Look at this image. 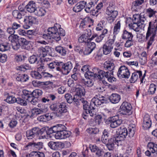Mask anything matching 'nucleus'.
<instances>
[{"instance_id":"1","label":"nucleus","mask_w":157,"mask_h":157,"mask_svg":"<svg viewBox=\"0 0 157 157\" xmlns=\"http://www.w3.org/2000/svg\"><path fill=\"white\" fill-rule=\"evenodd\" d=\"M77 102L80 103L82 102L83 104V109L85 110L83 113V117L85 119H86L87 114H89L90 116L93 117L95 116V117L98 116L96 115V111L98 110V98L97 95H96L91 100L90 105H88V103L84 98L78 99Z\"/></svg>"},{"instance_id":"2","label":"nucleus","mask_w":157,"mask_h":157,"mask_svg":"<svg viewBox=\"0 0 157 157\" xmlns=\"http://www.w3.org/2000/svg\"><path fill=\"white\" fill-rule=\"evenodd\" d=\"M65 35V31L58 24H55L53 27L49 28L48 29V33L42 35V37L45 40L54 39L58 41L61 40V36Z\"/></svg>"},{"instance_id":"3","label":"nucleus","mask_w":157,"mask_h":157,"mask_svg":"<svg viewBox=\"0 0 157 157\" xmlns=\"http://www.w3.org/2000/svg\"><path fill=\"white\" fill-rule=\"evenodd\" d=\"M157 30V21L155 20L154 21H151L149 22L147 30L146 33V39L147 40L150 36V40L147 42V49L149 48L153 43L154 37L156 34Z\"/></svg>"},{"instance_id":"4","label":"nucleus","mask_w":157,"mask_h":157,"mask_svg":"<svg viewBox=\"0 0 157 157\" xmlns=\"http://www.w3.org/2000/svg\"><path fill=\"white\" fill-rule=\"evenodd\" d=\"M63 125H57L52 127L54 133H56L55 138L57 139H65L69 137L71 134V132L69 131L61 130V126Z\"/></svg>"},{"instance_id":"5","label":"nucleus","mask_w":157,"mask_h":157,"mask_svg":"<svg viewBox=\"0 0 157 157\" xmlns=\"http://www.w3.org/2000/svg\"><path fill=\"white\" fill-rule=\"evenodd\" d=\"M113 5H109L106 10V13L108 15L107 17V21L110 23L113 22L118 15V12L114 10Z\"/></svg>"},{"instance_id":"6","label":"nucleus","mask_w":157,"mask_h":157,"mask_svg":"<svg viewBox=\"0 0 157 157\" xmlns=\"http://www.w3.org/2000/svg\"><path fill=\"white\" fill-rule=\"evenodd\" d=\"M91 31L90 29H87L85 30L84 33L80 36L78 39V41L80 43H87L88 41H90L93 40L96 36L93 35L91 38H90L91 35Z\"/></svg>"},{"instance_id":"7","label":"nucleus","mask_w":157,"mask_h":157,"mask_svg":"<svg viewBox=\"0 0 157 157\" xmlns=\"http://www.w3.org/2000/svg\"><path fill=\"white\" fill-rule=\"evenodd\" d=\"M118 132H117V134L113 136L118 141L120 144H122V141L128 135L127 129L125 128H120L118 129Z\"/></svg>"},{"instance_id":"8","label":"nucleus","mask_w":157,"mask_h":157,"mask_svg":"<svg viewBox=\"0 0 157 157\" xmlns=\"http://www.w3.org/2000/svg\"><path fill=\"white\" fill-rule=\"evenodd\" d=\"M130 74V72L128 68L124 66H122L119 68L117 75L120 78H128L129 77Z\"/></svg>"},{"instance_id":"9","label":"nucleus","mask_w":157,"mask_h":157,"mask_svg":"<svg viewBox=\"0 0 157 157\" xmlns=\"http://www.w3.org/2000/svg\"><path fill=\"white\" fill-rule=\"evenodd\" d=\"M131 105L127 102H123L120 106V112L124 115H129L132 113Z\"/></svg>"},{"instance_id":"10","label":"nucleus","mask_w":157,"mask_h":157,"mask_svg":"<svg viewBox=\"0 0 157 157\" xmlns=\"http://www.w3.org/2000/svg\"><path fill=\"white\" fill-rule=\"evenodd\" d=\"M145 75V74H144L142 76L141 71L136 70L132 73L130 81L131 83L135 82L138 79L139 76V78L140 79L141 83H143Z\"/></svg>"},{"instance_id":"11","label":"nucleus","mask_w":157,"mask_h":157,"mask_svg":"<svg viewBox=\"0 0 157 157\" xmlns=\"http://www.w3.org/2000/svg\"><path fill=\"white\" fill-rule=\"evenodd\" d=\"M42 132L38 128H34L26 132V136L28 139H31L33 138L35 135H41Z\"/></svg>"},{"instance_id":"12","label":"nucleus","mask_w":157,"mask_h":157,"mask_svg":"<svg viewBox=\"0 0 157 157\" xmlns=\"http://www.w3.org/2000/svg\"><path fill=\"white\" fill-rule=\"evenodd\" d=\"M36 18L31 16H25L24 20L25 23L23 25L24 28L25 29H29L36 22Z\"/></svg>"},{"instance_id":"13","label":"nucleus","mask_w":157,"mask_h":157,"mask_svg":"<svg viewBox=\"0 0 157 157\" xmlns=\"http://www.w3.org/2000/svg\"><path fill=\"white\" fill-rule=\"evenodd\" d=\"M67 107L66 103H61L59 106L56 113V116L59 117H62L67 111Z\"/></svg>"},{"instance_id":"14","label":"nucleus","mask_w":157,"mask_h":157,"mask_svg":"<svg viewBox=\"0 0 157 157\" xmlns=\"http://www.w3.org/2000/svg\"><path fill=\"white\" fill-rule=\"evenodd\" d=\"M110 126L113 128H115L119 126L122 123V120L119 119L118 116H113L109 120Z\"/></svg>"},{"instance_id":"15","label":"nucleus","mask_w":157,"mask_h":157,"mask_svg":"<svg viewBox=\"0 0 157 157\" xmlns=\"http://www.w3.org/2000/svg\"><path fill=\"white\" fill-rule=\"evenodd\" d=\"M75 94L74 98V101L77 102L78 99L81 98V96L84 95L85 94V90L81 86L76 87L75 90Z\"/></svg>"},{"instance_id":"16","label":"nucleus","mask_w":157,"mask_h":157,"mask_svg":"<svg viewBox=\"0 0 157 157\" xmlns=\"http://www.w3.org/2000/svg\"><path fill=\"white\" fill-rule=\"evenodd\" d=\"M118 141L114 136L110 138L108 140V143L107 144L106 146L109 150H113L115 147V145L116 144L117 146L121 145L122 144H120Z\"/></svg>"},{"instance_id":"17","label":"nucleus","mask_w":157,"mask_h":157,"mask_svg":"<svg viewBox=\"0 0 157 157\" xmlns=\"http://www.w3.org/2000/svg\"><path fill=\"white\" fill-rule=\"evenodd\" d=\"M105 23V21L103 20L100 21L99 24L101 28L99 27V34H100V35L99 36V42L101 41L105 36V35L107 34L108 32V30L107 29H105L103 30H101V28H103L104 24Z\"/></svg>"},{"instance_id":"18","label":"nucleus","mask_w":157,"mask_h":157,"mask_svg":"<svg viewBox=\"0 0 157 157\" xmlns=\"http://www.w3.org/2000/svg\"><path fill=\"white\" fill-rule=\"evenodd\" d=\"M151 125V121L149 115L146 114L144 117L142 123V127L144 129L149 128Z\"/></svg>"},{"instance_id":"19","label":"nucleus","mask_w":157,"mask_h":157,"mask_svg":"<svg viewBox=\"0 0 157 157\" xmlns=\"http://www.w3.org/2000/svg\"><path fill=\"white\" fill-rule=\"evenodd\" d=\"M28 148L32 149L35 150H38L43 147V143L42 142H30L26 146Z\"/></svg>"},{"instance_id":"20","label":"nucleus","mask_w":157,"mask_h":157,"mask_svg":"<svg viewBox=\"0 0 157 157\" xmlns=\"http://www.w3.org/2000/svg\"><path fill=\"white\" fill-rule=\"evenodd\" d=\"M62 67V72L63 74H68L72 68V64L70 62H68L61 65Z\"/></svg>"},{"instance_id":"21","label":"nucleus","mask_w":157,"mask_h":157,"mask_svg":"<svg viewBox=\"0 0 157 157\" xmlns=\"http://www.w3.org/2000/svg\"><path fill=\"white\" fill-rule=\"evenodd\" d=\"M63 143L60 142L50 141L48 144V146L52 149L57 150L64 146Z\"/></svg>"},{"instance_id":"22","label":"nucleus","mask_w":157,"mask_h":157,"mask_svg":"<svg viewBox=\"0 0 157 157\" xmlns=\"http://www.w3.org/2000/svg\"><path fill=\"white\" fill-rule=\"evenodd\" d=\"M36 8V4L33 1L29 2L25 6L26 10L30 13H34Z\"/></svg>"},{"instance_id":"23","label":"nucleus","mask_w":157,"mask_h":157,"mask_svg":"<svg viewBox=\"0 0 157 157\" xmlns=\"http://www.w3.org/2000/svg\"><path fill=\"white\" fill-rule=\"evenodd\" d=\"M86 4V2L84 1H81L75 6L73 8V10L75 12H79L85 7Z\"/></svg>"},{"instance_id":"24","label":"nucleus","mask_w":157,"mask_h":157,"mask_svg":"<svg viewBox=\"0 0 157 157\" xmlns=\"http://www.w3.org/2000/svg\"><path fill=\"white\" fill-rule=\"evenodd\" d=\"M50 48L48 46H46L44 48L40 47L38 49V52L40 57H44L47 55L48 52L50 50Z\"/></svg>"},{"instance_id":"25","label":"nucleus","mask_w":157,"mask_h":157,"mask_svg":"<svg viewBox=\"0 0 157 157\" xmlns=\"http://www.w3.org/2000/svg\"><path fill=\"white\" fill-rule=\"evenodd\" d=\"M129 26L130 29H133L136 32H139L142 29L144 28V25L143 24L141 25L140 23H137L133 22V23H131L129 24Z\"/></svg>"},{"instance_id":"26","label":"nucleus","mask_w":157,"mask_h":157,"mask_svg":"<svg viewBox=\"0 0 157 157\" xmlns=\"http://www.w3.org/2000/svg\"><path fill=\"white\" fill-rule=\"evenodd\" d=\"M89 65H85L83 66L81 69L82 72H85L84 76L85 78H89L90 76H93L94 75L93 73L89 71Z\"/></svg>"},{"instance_id":"27","label":"nucleus","mask_w":157,"mask_h":157,"mask_svg":"<svg viewBox=\"0 0 157 157\" xmlns=\"http://www.w3.org/2000/svg\"><path fill=\"white\" fill-rule=\"evenodd\" d=\"M120 99V96L117 94H113L109 97L110 101L112 103L114 104L118 103Z\"/></svg>"},{"instance_id":"28","label":"nucleus","mask_w":157,"mask_h":157,"mask_svg":"<svg viewBox=\"0 0 157 157\" xmlns=\"http://www.w3.org/2000/svg\"><path fill=\"white\" fill-rule=\"evenodd\" d=\"M41 109L38 108H34L31 110V114L30 117L32 118L36 117L38 115L42 114L43 113V110L42 108Z\"/></svg>"},{"instance_id":"29","label":"nucleus","mask_w":157,"mask_h":157,"mask_svg":"<svg viewBox=\"0 0 157 157\" xmlns=\"http://www.w3.org/2000/svg\"><path fill=\"white\" fill-rule=\"evenodd\" d=\"M104 67L105 70H109L112 72L115 67L114 63L112 62L108 61L105 62L104 63Z\"/></svg>"},{"instance_id":"30","label":"nucleus","mask_w":157,"mask_h":157,"mask_svg":"<svg viewBox=\"0 0 157 157\" xmlns=\"http://www.w3.org/2000/svg\"><path fill=\"white\" fill-rule=\"evenodd\" d=\"M86 79H82V81L83 82L85 85L87 87H91L94 84V80L95 79L94 78L90 77L89 76V78H86Z\"/></svg>"},{"instance_id":"31","label":"nucleus","mask_w":157,"mask_h":157,"mask_svg":"<svg viewBox=\"0 0 157 157\" xmlns=\"http://www.w3.org/2000/svg\"><path fill=\"white\" fill-rule=\"evenodd\" d=\"M147 147L152 153H155L157 155V144L152 142H149L147 144Z\"/></svg>"},{"instance_id":"32","label":"nucleus","mask_w":157,"mask_h":157,"mask_svg":"<svg viewBox=\"0 0 157 157\" xmlns=\"http://www.w3.org/2000/svg\"><path fill=\"white\" fill-rule=\"evenodd\" d=\"M55 49L57 52L61 56H65L66 55L67 51L65 48L61 46H58Z\"/></svg>"},{"instance_id":"33","label":"nucleus","mask_w":157,"mask_h":157,"mask_svg":"<svg viewBox=\"0 0 157 157\" xmlns=\"http://www.w3.org/2000/svg\"><path fill=\"white\" fill-rule=\"evenodd\" d=\"M52 113H47L45 115L40 116L38 119L40 121L45 122L52 118Z\"/></svg>"},{"instance_id":"34","label":"nucleus","mask_w":157,"mask_h":157,"mask_svg":"<svg viewBox=\"0 0 157 157\" xmlns=\"http://www.w3.org/2000/svg\"><path fill=\"white\" fill-rule=\"evenodd\" d=\"M46 13V11L45 9L42 8H37L34 13L36 16L39 17H42L44 16Z\"/></svg>"},{"instance_id":"35","label":"nucleus","mask_w":157,"mask_h":157,"mask_svg":"<svg viewBox=\"0 0 157 157\" xmlns=\"http://www.w3.org/2000/svg\"><path fill=\"white\" fill-rule=\"evenodd\" d=\"M18 40H19V42L21 43L24 48L27 50L30 49V48L29 46H28L29 43V41L27 40L25 38L22 37L19 39Z\"/></svg>"},{"instance_id":"36","label":"nucleus","mask_w":157,"mask_h":157,"mask_svg":"<svg viewBox=\"0 0 157 157\" xmlns=\"http://www.w3.org/2000/svg\"><path fill=\"white\" fill-rule=\"evenodd\" d=\"M51 59L49 58L46 57L42 61V63L40 66L38 68V69L40 70L41 69H44L47 64H48L49 63H50Z\"/></svg>"},{"instance_id":"37","label":"nucleus","mask_w":157,"mask_h":157,"mask_svg":"<svg viewBox=\"0 0 157 157\" xmlns=\"http://www.w3.org/2000/svg\"><path fill=\"white\" fill-rule=\"evenodd\" d=\"M17 81L21 82H25L29 79V77L27 75L19 74L16 78Z\"/></svg>"},{"instance_id":"38","label":"nucleus","mask_w":157,"mask_h":157,"mask_svg":"<svg viewBox=\"0 0 157 157\" xmlns=\"http://www.w3.org/2000/svg\"><path fill=\"white\" fill-rule=\"evenodd\" d=\"M63 63L61 62H51L49 63L48 64H47L46 67H48L50 69H53L56 67V66H60L61 65H62Z\"/></svg>"},{"instance_id":"39","label":"nucleus","mask_w":157,"mask_h":157,"mask_svg":"<svg viewBox=\"0 0 157 157\" xmlns=\"http://www.w3.org/2000/svg\"><path fill=\"white\" fill-rule=\"evenodd\" d=\"M122 37L123 39H131L133 37V35L132 33L129 32L126 30H124L123 31Z\"/></svg>"},{"instance_id":"40","label":"nucleus","mask_w":157,"mask_h":157,"mask_svg":"<svg viewBox=\"0 0 157 157\" xmlns=\"http://www.w3.org/2000/svg\"><path fill=\"white\" fill-rule=\"evenodd\" d=\"M113 48V46H109L105 44L103 47V51L104 54L107 55L109 54Z\"/></svg>"},{"instance_id":"41","label":"nucleus","mask_w":157,"mask_h":157,"mask_svg":"<svg viewBox=\"0 0 157 157\" xmlns=\"http://www.w3.org/2000/svg\"><path fill=\"white\" fill-rule=\"evenodd\" d=\"M43 93L42 91L39 89H36L34 90L30 94V96L37 98L39 96H41Z\"/></svg>"},{"instance_id":"42","label":"nucleus","mask_w":157,"mask_h":157,"mask_svg":"<svg viewBox=\"0 0 157 157\" xmlns=\"http://www.w3.org/2000/svg\"><path fill=\"white\" fill-rule=\"evenodd\" d=\"M8 40L11 42L12 43L14 42H18L19 40V36L17 35L13 34L10 35L8 37Z\"/></svg>"},{"instance_id":"43","label":"nucleus","mask_w":157,"mask_h":157,"mask_svg":"<svg viewBox=\"0 0 157 157\" xmlns=\"http://www.w3.org/2000/svg\"><path fill=\"white\" fill-rule=\"evenodd\" d=\"M109 72H107L105 73L104 71L102 70H100L99 71V79H104L106 78L107 75L109 73Z\"/></svg>"},{"instance_id":"44","label":"nucleus","mask_w":157,"mask_h":157,"mask_svg":"<svg viewBox=\"0 0 157 157\" xmlns=\"http://www.w3.org/2000/svg\"><path fill=\"white\" fill-rule=\"evenodd\" d=\"M113 71L109 72L108 75H107V77L106 79H107L108 81L110 82H113L116 81V78L113 76Z\"/></svg>"},{"instance_id":"45","label":"nucleus","mask_w":157,"mask_h":157,"mask_svg":"<svg viewBox=\"0 0 157 157\" xmlns=\"http://www.w3.org/2000/svg\"><path fill=\"white\" fill-rule=\"evenodd\" d=\"M30 157H44L43 153L34 151L31 152L29 155Z\"/></svg>"},{"instance_id":"46","label":"nucleus","mask_w":157,"mask_h":157,"mask_svg":"<svg viewBox=\"0 0 157 157\" xmlns=\"http://www.w3.org/2000/svg\"><path fill=\"white\" fill-rule=\"evenodd\" d=\"M30 74L33 78L36 79H39L42 78L41 74L36 71H31Z\"/></svg>"},{"instance_id":"47","label":"nucleus","mask_w":157,"mask_h":157,"mask_svg":"<svg viewBox=\"0 0 157 157\" xmlns=\"http://www.w3.org/2000/svg\"><path fill=\"white\" fill-rule=\"evenodd\" d=\"M10 47L7 44H0V51L4 52L9 50Z\"/></svg>"},{"instance_id":"48","label":"nucleus","mask_w":157,"mask_h":157,"mask_svg":"<svg viewBox=\"0 0 157 157\" xmlns=\"http://www.w3.org/2000/svg\"><path fill=\"white\" fill-rule=\"evenodd\" d=\"M26 100L33 105H36L38 103L37 98L31 96H29L28 99H27Z\"/></svg>"},{"instance_id":"49","label":"nucleus","mask_w":157,"mask_h":157,"mask_svg":"<svg viewBox=\"0 0 157 157\" xmlns=\"http://www.w3.org/2000/svg\"><path fill=\"white\" fill-rule=\"evenodd\" d=\"M156 90V85L153 83L151 84L149 86L148 92L150 94H154Z\"/></svg>"},{"instance_id":"50","label":"nucleus","mask_w":157,"mask_h":157,"mask_svg":"<svg viewBox=\"0 0 157 157\" xmlns=\"http://www.w3.org/2000/svg\"><path fill=\"white\" fill-rule=\"evenodd\" d=\"M16 102L18 104L24 106L26 105L27 104L26 100L21 98H16Z\"/></svg>"},{"instance_id":"51","label":"nucleus","mask_w":157,"mask_h":157,"mask_svg":"<svg viewBox=\"0 0 157 157\" xmlns=\"http://www.w3.org/2000/svg\"><path fill=\"white\" fill-rule=\"evenodd\" d=\"M93 5L92 3L91 2H89L87 4H86L85 7V11L87 13L91 12L92 10L91 9Z\"/></svg>"},{"instance_id":"52","label":"nucleus","mask_w":157,"mask_h":157,"mask_svg":"<svg viewBox=\"0 0 157 157\" xmlns=\"http://www.w3.org/2000/svg\"><path fill=\"white\" fill-rule=\"evenodd\" d=\"M5 100L9 103H13L16 102V98L12 96H8Z\"/></svg>"},{"instance_id":"53","label":"nucleus","mask_w":157,"mask_h":157,"mask_svg":"<svg viewBox=\"0 0 157 157\" xmlns=\"http://www.w3.org/2000/svg\"><path fill=\"white\" fill-rule=\"evenodd\" d=\"M12 14L14 17L19 19H21L22 17V13L17 10H14Z\"/></svg>"},{"instance_id":"54","label":"nucleus","mask_w":157,"mask_h":157,"mask_svg":"<svg viewBox=\"0 0 157 157\" xmlns=\"http://www.w3.org/2000/svg\"><path fill=\"white\" fill-rule=\"evenodd\" d=\"M121 27V24L119 21H118L117 24H115L114 28V33L115 34H117L119 31Z\"/></svg>"},{"instance_id":"55","label":"nucleus","mask_w":157,"mask_h":157,"mask_svg":"<svg viewBox=\"0 0 157 157\" xmlns=\"http://www.w3.org/2000/svg\"><path fill=\"white\" fill-rule=\"evenodd\" d=\"M30 67L28 64H25L18 67V69L21 71H24L25 70L29 69Z\"/></svg>"},{"instance_id":"56","label":"nucleus","mask_w":157,"mask_h":157,"mask_svg":"<svg viewBox=\"0 0 157 157\" xmlns=\"http://www.w3.org/2000/svg\"><path fill=\"white\" fill-rule=\"evenodd\" d=\"M107 101L104 97L99 94V105L107 103Z\"/></svg>"},{"instance_id":"57","label":"nucleus","mask_w":157,"mask_h":157,"mask_svg":"<svg viewBox=\"0 0 157 157\" xmlns=\"http://www.w3.org/2000/svg\"><path fill=\"white\" fill-rule=\"evenodd\" d=\"M65 98L67 102L69 103H71L74 101L73 98H72L70 94H66L65 95Z\"/></svg>"},{"instance_id":"58","label":"nucleus","mask_w":157,"mask_h":157,"mask_svg":"<svg viewBox=\"0 0 157 157\" xmlns=\"http://www.w3.org/2000/svg\"><path fill=\"white\" fill-rule=\"evenodd\" d=\"M140 14H135L133 15L132 21L133 22L139 23H140Z\"/></svg>"},{"instance_id":"59","label":"nucleus","mask_w":157,"mask_h":157,"mask_svg":"<svg viewBox=\"0 0 157 157\" xmlns=\"http://www.w3.org/2000/svg\"><path fill=\"white\" fill-rule=\"evenodd\" d=\"M87 43V47L93 51L96 47L95 43L93 42H91L90 41H88Z\"/></svg>"},{"instance_id":"60","label":"nucleus","mask_w":157,"mask_h":157,"mask_svg":"<svg viewBox=\"0 0 157 157\" xmlns=\"http://www.w3.org/2000/svg\"><path fill=\"white\" fill-rule=\"evenodd\" d=\"M143 13H141L140 14V23L141 25L143 24L145 25L144 24V21H146V19L144 16L143 14Z\"/></svg>"},{"instance_id":"61","label":"nucleus","mask_w":157,"mask_h":157,"mask_svg":"<svg viewBox=\"0 0 157 157\" xmlns=\"http://www.w3.org/2000/svg\"><path fill=\"white\" fill-rule=\"evenodd\" d=\"M12 46L13 49L15 50H18L20 47V44L18 42H14L12 43Z\"/></svg>"},{"instance_id":"62","label":"nucleus","mask_w":157,"mask_h":157,"mask_svg":"<svg viewBox=\"0 0 157 157\" xmlns=\"http://www.w3.org/2000/svg\"><path fill=\"white\" fill-rule=\"evenodd\" d=\"M115 36L114 35L112 39H109L107 41L106 43V44L109 46H113L112 45L114 43L115 39Z\"/></svg>"},{"instance_id":"63","label":"nucleus","mask_w":157,"mask_h":157,"mask_svg":"<svg viewBox=\"0 0 157 157\" xmlns=\"http://www.w3.org/2000/svg\"><path fill=\"white\" fill-rule=\"evenodd\" d=\"M90 148L92 152L95 153V154L96 155H97L98 150V148L96 145H90Z\"/></svg>"},{"instance_id":"64","label":"nucleus","mask_w":157,"mask_h":157,"mask_svg":"<svg viewBox=\"0 0 157 157\" xmlns=\"http://www.w3.org/2000/svg\"><path fill=\"white\" fill-rule=\"evenodd\" d=\"M24 59V56L21 55H17L15 57V60L18 62H21Z\"/></svg>"}]
</instances>
